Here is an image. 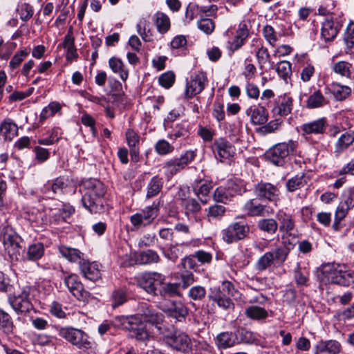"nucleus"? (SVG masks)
<instances>
[{"mask_svg":"<svg viewBox=\"0 0 354 354\" xmlns=\"http://www.w3.org/2000/svg\"><path fill=\"white\" fill-rule=\"evenodd\" d=\"M179 196L181 197V205L185 209L186 214L196 213L201 210V205L196 199L183 197L185 194L183 196L179 194Z\"/></svg>","mask_w":354,"mask_h":354,"instance_id":"nucleus-45","label":"nucleus"},{"mask_svg":"<svg viewBox=\"0 0 354 354\" xmlns=\"http://www.w3.org/2000/svg\"><path fill=\"white\" fill-rule=\"evenodd\" d=\"M188 295L193 300L201 301L206 296V290L202 286H195L189 289Z\"/></svg>","mask_w":354,"mask_h":354,"instance_id":"nucleus-59","label":"nucleus"},{"mask_svg":"<svg viewBox=\"0 0 354 354\" xmlns=\"http://www.w3.org/2000/svg\"><path fill=\"white\" fill-rule=\"evenodd\" d=\"M354 142V132H345L342 134L335 145V153L339 155L347 149Z\"/></svg>","mask_w":354,"mask_h":354,"instance_id":"nucleus-26","label":"nucleus"},{"mask_svg":"<svg viewBox=\"0 0 354 354\" xmlns=\"http://www.w3.org/2000/svg\"><path fill=\"white\" fill-rule=\"evenodd\" d=\"M59 334L62 337L80 348L88 349L92 346V342L88 340V335L81 330L73 328H62Z\"/></svg>","mask_w":354,"mask_h":354,"instance_id":"nucleus-6","label":"nucleus"},{"mask_svg":"<svg viewBox=\"0 0 354 354\" xmlns=\"http://www.w3.org/2000/svg\"><path fill=\"white\" fill-rule=\"evenodd\" d=\"M138 314L144 322L158 326L163 322L164 315L151 305L142 302L138 306Z\"/></svg>","mask_w":354,"mask_h":354,"instance_id":"nucleus-16","label":"nucleus"},{"mask_svg":"<svg viewBox=\"0 0 354 354\" xmlns=\"http://www.w3.org/2000/svg\"><path fill=\"white\" fill-rule=\"evenodd\" d=\"M112 306L113 308L122 305L127 300V293L122 289H116L111 295Z\"/></svg>","mask_w":354,"mask_h":354,"instance_id":"nucleus-52","label":"nucleus"},{"mask_svg":"<svg viewBox=\"0 0 354 354\" xmlns=\"http://www.w3.org/2000/svg\"><path fill=\"white\" fill-rule=\"evenodd\" d=\"M158 203H153L146 207L140 212L132 215L130 218L131 224L138 228L150 224L158 215Z\"/></svg>","mask_w":354,"mask_h":354,"instance_id":"nucleus-10","label":"nucleus"},{"mask_svg":"<svg viewBox=\"0 0 354 354\" xmlns=\"http://www.w3.org/2000/svg\"><path fill=\"white\" fill-rule=\"evenodd\" d=\"M166 344L173 349L182 353L191 350L192 344L190 337L185 333L175 330L174 334L165 337Z\"/></svg>","mask_w":354,"mask_h":354,"instance_id":"nucleus-11","label":"nucleus"},{"mask_svg":"<svg viewBox=\"0 0 354 354\" xmlns=\"http://www.w3.org/2000/svg\"><path fill=\"white\" fill-rule=\"evenodd\" d=\"M282 124V120L279 118L271 120L266 125L262 126L259 128V132L262 135H266L268 133H272L275 132L277 130L279 129Z\"/></svg>","mask_w":354,"mask_h":354,"instance_id":"nucleus-55","label":"nucleus"},{"mask_svg":"<svg viewBox=\"0 0 354 354\" xmlns=\"http://www.w3.org/2000/svg\"><path fill=\"white\" fill-rule=\"evenodd\" d=\"M175 81V74L172 71H167L162 74L158 78L159 84L165 88H169Z\"/></svg>","mask_w":354,"mask_h":354,"instance_id":"nucleus-62","label":"nucleus"},{"mask_svg":"<svg viewBox=\"0 0 354 354\" xmlns=\"http://www.w3.org/2000/svg\"><path fill=\"white\" fill-rule=\"evenodd\" d=\"M328 103V100L325 98L322 92L317 90L308 97L306 101V106L308 109H317L324 106Z\"/></svg>","mask_w":354,"mask_h":354,"instance_id":"nucleus-33","label":"nucleus"},{"mask_svg":"<svg viewBox=\"0 0 354 354\" xmlns=\"http://www.w3.org/2000/svg\"><path fill=\"white\" fill-rule=\"evenodd\" d=\"M165 174L167 177H171L176 174L179 170L182 169L178 166L175 158H172L167 161L164 165Z\"/></svg>","mask_w":354,"mask_h":354,"instance_id":"nucleus-61","label":"nucleus"},{"mask_svg":"<svg viewBox=\"0 0 354 354\" xmlns=\"http://www.w3.org/2000/svg\"><path fill=\"white\" fill-rule=\"evenodd\" d=\"M332 93L337 100L342 101L351 94V89L346 86L333 84L332 85Z\"/></svg>","mask_w":354,"mask_h":354,"instance_id":"nucleus-49","label":"nucleus"},{"mask_svg":"<svg viewBox=\"0 0 354 354\" xmlns=\"http://www.w3.org/2000/svg\"><path fill=\"white\" fill-rule=\"evenodd\" d=\"M86 192L82 198L83 206L91 213H98L103 209L102 198L106 193L104 184L99 180L90 178L84 182Z\"/></svg>","mask_w":354,"mask_h":354,"instance_id":"nucleus-1","label":"nucleus"},{"mask_svg":"<svg viewBox=\"0 0 354 354\" xmlns=\"http://www.w3.org/2000/svg\"><path fill=\"white\" fill-rule=\"evenodd\" d=\"M274 263L272 254L270 252H267L258 259L255 268L259 272H263L270 268Z\"/></svg>","mask_w":354,"mask_h":354,"instance_id":"nucleus-46","label":"nucleus"},{"mask_svg":"<svg viewBox=\"0 0 354 354\" xmlns=\"http://www.w3.org/2000/svg\"><path fill=\"white\" fill-rule=\"evenodd\" d=\"M165 279V277L160 273L149 272L145 273L140 277L138 283L139 286L147 292L157 295L158 288L162 284Z\"/></svg>","mask_w":354,"mask_h":354,"instance_id":"nucleus-14","label":"nucleus"},{"mask_svg":"<svg viewBox=\"0 0 354 354\" xmlns=\"http://www.w3.org/2000/svg\"><path fill=\"white\" fill-rule=\"evenodd\" d=\"M0 328L6 334H12L15 326L8 313L0 309Z\"/></svg>","mask_w":354,"mask_h":354,"instance_id":"nucleus-41","label":"nucleus"},{"mask_svg":"<svg viewBox=\"0 0 354 354\" xmlns=\"http://www.w3.org/2000/svg\"><path fill=\"white\" fill-rule=\"evenodd\" d=\"M214 343L219 350H225L239 344V341L235 333L225 331L216 336Z\"/></svg>","mask_w":354,"mask_h":354,"instance_id":"nucleus-21","label":"nucleus"},{"mask_svg":"<svg viewBox=\"0 0 354 354\" xmlns=\"http://www.w3.org/2000/svg\"><path fill=\"white\" fill-rule=\"evenodd\" d=\"M308 183V178L304 175H296L286 182V189L292 192L305 187Z\"/></svg>","mask_w":354,"mask_h":354,"instance_id":"nucleus-36","label":"nucleus"},{"mask_svg":"<svg viewBox=\"0 0 354 354\" xmlns=\"http://www.w3.org/2000/svg\"><path fill=\"white\" fill-rule=\"evenodd\" d=\"M342 350L340 343L336 340H321L314 347V354H339Z\"/></svg>","mask_w":354,"mask_h":354,"instance_id":"nucleus-22","label":"nucleus"},{"mask_svg":"<svg viewBox=\"0 0 354 354\" xmlns=\"http://www.w3.org/2000/svg\"><path fill=\"white\" fill-rule=\"evenodd\" d=\"M66 187V182L65 179L62 177L55 178L52 183H48V185H46V188L55 195L62 194Z\"/></svg>","mask_w":354,"mask_h":354,"instance_id":"nucleus-43","label":"nucleus"},{"mask_svg":"<svg viewBox=\"0 0 354 354\" xmlns=\"http://www.w3.org/2000/svg\"><path fill=\"white\" fill-rule=\"evenodd\" d=\"M44 248L41 243L30 245L27 252L28 259L31 261L38 260L44 255Z\"/></svg>","mask_w":354,"mask_h":354,"instance_id":"nucleus-48","label":"nucleus"},{"mask_svg":"<svg viewBox=\"0 0 354 354\" xmlns=\"http://www.w3.org/2000/svg\"><path fill=\"white\" fill-rule=\"evenodd\" d=\"M64 281L68 290L78 300L88 302L93 298L91 294L84 288L77 274H71L65 277Z\"/></svg>","mask_w":354,"mask_h":354,"instance_id":"nucleus-9","label":"nucleus"},{"mask_svg":"<svg viewBox=\"0 0 354 354\" xmlns=\"http://www.w3.org/2000/svg\"><path fill=\"white\" fill-rule=\"evenodd\" d=\"M322 274L328 283L348 286L354 283V272L339 264H327L322 268Z\"/></svg>","mask_w":354,"mask_h":354,"instance_id":"nucleus-2","label":"nucleus"},{"mask_svg":"<svg viewBox=\"0 0 354 354\" xmlns=\"http://www.w3.org/2000/svg\"><path fill=\"white\" fill-rule=\"evenodd\" d=\"M198 28L207 35L211 34L214 30V23L211 19L203 18L198 21Z\"/></svg>","mask_w":354,"mask_h":354,"instance_id":"nucleus-63","label":"nucleus"},{"mask_svg":"<svg viewBox=\"0 0 354 354\" xmlns=\"http://www.w3.org/2000/svg\"><path fill=\"white\" fill-rule=\"evenodd\" d=\"M351 203V199L348 198L344 203H341L338 207H337L335 214V221L333 223V227L335 230H338L339 223L346 216L348 210L350 207L348 203Z\"/></svg>","mask_w":354,"mask_h":354,"instance_id":"nucleus-39","label":"nucleus"},{"mask_svg":"<svg viewBox=\"0 0 354 354\" xmlns=\"http://www.w3.org/2000/svg\"><path fill=\"white\" fill-rule=\"evenodd\" d=\"M160 308L168 317L175 319L177 322H183L188 315V309L184 304L179 301H168L160 303Z\"/></svg>","mask_w":354,"mask_h":354,"instance_id":"nucleus-12","label":"nucleus"},{"mask_svg":"<svg viewBox=\"0 0 354 354\" xmlns=\"http://www.w3.org/2000/svg\"><path fill=\"white\" fill-rule=\"evenodd\" d=\"M73 212L74 209L72 207L64 206L54 214V219L57 223L66 221Z\"/></svg>","mask_w":354,"mask_h":354,"instance_id":"nucleus-58","label":"nucleus"},{"mask_svg":"<svg viewBox=\"0 0 354 354\" xmlns=\"http://www.w3.org/2000/svg\"><path fill=\"white\" fill-rule=\"evenodd\" d=\"M344 39L348 47L352 48L354 45V22H351L344 32Z\"/></svg>","mask_w":354,"mask_h":354,"instance_id":"nucleus-64","label":"nucleus"},{"mask_svg":"<svg viewBox=\"0 0 354 354\" xmlns=\"http://www.w3.org/2000/svg\"><path fill=\"white\" fill-rule=\"evenodd\" d=\"M257 227L261 232L273 235L277 232L279 225L274 218H261L257 221Z\"/></svg>","mask_w":354,"mask_h":354,"instance_id":"nucleus-30","label":"nucleus"},{"mask_svg":"<svg viewBox=\"0 0 354 354\" xmlns=\"http://www.w3.org/2000/svg\"><path fill=\"white\" fill-rule=\"evenodd\" d=\"M163 179L158 176H153L147 185V197L151 198L158 195L163 186Z\"/></svg>","mask_w":354,"mask_h":354,"instance_id":"nucleus-38","label":"nucleus"},{"mask_svg":"<svg viewBox=\"0 0 354 354\" xmlns=\"http://www.w3.org/2000/svg\"><path fill=\"white\" fill-rule=\"evenodd\" d=\"M234 196V194L232 192L229 187H218L214 193V199L216 202L227 203L231 201Z\"/></svg>","mask_w":354,"mask_h":354,"instance_id":"nucleus-42","label":"nucleus"},{"mask_svg":"<svg viewBox=\"0 0 354 354\" xmlns=\"http://www.w3.org/2000/svg\"><path fill=\"white\" fill-rule=\"evenodd\" d=\"M127 330L130 332V336L138 340H145L148 338L149 335L142 323H138L137 318L134 317L133 322L131 324V328Z\"/></svg>","mask_w":354,"mask_h":354,"instance_id":"nucleus-29","label":"nucleus"},{"mask_svg":"<svg viewBox=\"0 0 354 354\" xmlns=\"http://www.w3.org/2000/svg\"><path fill=\"white\" fill-rule=\"evenodd\" d=\"M0 239L11 261H18L24 252L20 245L21 238L9 225H3L1 230Z\"/></svg>","mask_w":354,"mask_h":354,"instance_id":"nucleus-3","label":"nucleus"},{"mask_svg":"<svg viewBox=\"0 0 354 354\" xmlns=\"http://www.w3.org/2000/svg\"><path fill=\"white\" fill-rule=\"evenodd\" d=\"M254 192L259 199H266L274 202L279 200V190L275 185L270 183L261 181L257 183L254 186Z\"/></svg>","mask_w":354,"mask_h":354,"instance_id":"nucleus-18","label":"nucleus"},{"mask_svg":"<svg viewBox=\"0 0 354 354\" xmlns=\"http://www.w3.org/2000/svg\"><path fill=\"white\" fill-rule=\"evenodd\" d=\"M195 156L196 153L194 151L188 150L183 153L179 158H175V159L180 168L183 169L195 158Z\"/></svg>","mask_w":354,"mask_h":354,"instance_id":"nucleus-60","label":"nucleus"},{"mask_svg":"<svg viewBox=\"0 0 354 354\" xmlns=\"http://www.w3.org/2000/svg\"><path fill=\"white\" fill-rule=\"evenodd\" d=\"M342 25V21L337 17L330 16L326 18L322 23V38L326 42L333 41L340 31Z\"/></svg>","mask_w":354,"mask_h":354,"instance_id":"nucleus-13","label":"nucleus"},{"mask_svg":"<svg viewBox=\"0 0 354 354\" xmlns=\"http://www.w3.org/2000/svg\"><path fill=\"white\" fill-rule=\"evenodd\" d=\"M17 11L20 19L23 21L29 20L33 15V8L31 5L27 3H22L19 5Z\"/></svg>","mask_w":354,"mask_h":354,"instance_id":"nucleus-57","label":"nucleus"},{"mask_svg":"<svg viewBox=\"0 0 354 354\" xmlns=\"http://www.w3.org/2000/svg\"><path fill=\"white\" fill-rule=\"evenodd\" d=\"M181 245L178 243H175L171 244L167 248L162 246L158 248L166 259L172 262H176L183 255V251L180 249Z\"/></svg>","mask_w":354,"mask_h":354,"instance_id":"nucleus-31","label":"nucleus"},{"mask_svg":"<svg viewBox=\"0 0 354 354\" xmlns=\"http://www.w3.org/2000/svg\"><path fill=\"white\" fill-rule=\"evenodd\" d=\"M351 64L348 62L340 61L335 63L333 66V71L335 73L346 77L351 76Z\"/></svg>","mask_w":354,"mask_h":354,"instance_id":"nucleus-53","label":"nucleus"},{"mask_svg":"<svg viewBox=\"0 0 354 354\" xmlns=\"http://www.w3.org/2000/svg\"><path fill=\"white\" fill-rule=\"evenodd\" d=\"M58 250L61 255L70 262L79 263L80 260L84 259L83 253H82L78 249L76 248L62 245L59 246Z\"/></svg>","mask_w":354,"mask_h":354,"instance_id":"nucleus-25","label":"nucleus"},{"mask_svg":"<svg viewBox=\"0 0 354 354\" xmlns=\"http://www.w3.org/2000/svg\"><path fill=\"white\" fill-rule=\"evenodd\" d=\"M296 146V143L292 140L278 143L270 148L266 152L265 156L273 165L283 166L287 161L290 153L294 151Z\"/></svg>","mask_w":354,"mask_h":354,"instance_id":"nucleus-5","label":"nucleus"},{"mask_svg":"<svg viewBox=\"0 0 354 354\" xmlns=\"http://www.w3.org/2000/svg\"><path fill=\"white\" fill-rule=\"evenodd\" d=\"M250 227L243 221L234 222L221 232L222 239L227 243L243 239L249 233Z\"/></svg>","mask_w":354,"mask_h":354,"instance_id":"nucleus-7","label":"nucleus"},{"mask_svg":"<svg viewBox=\"0 0 354 354\" xmlns=\"http://www.w3.org/2000/svg\"><path fill=\"white\" fill-rule=\"evenodd\" d=\"M81 274L87 279L95 282L101 279L99 265L95 262H89L84 259L79 261Z\"/></svg>","mask_w":354,"mask_h":354,"instance_id":"nucleus-20","label":"nucleus"},{"mask_svg":"<svg viewBox=\"0 0 354 354\" xmlns=\"http://www.w3.org/2000/svg\"><path fill=\"white\" fill-rule=\"evenodd\" d=\"M155 23L158 32L164 34L167 32L170 28V20L164 13L158 12L155 15Z\"/></svg>","mask_w":354,"mask_h":354,"instance_id":"nucleus-44","label":"nucleus"},{"mask_svg":"<svg viewBox=\"0 0 354 354\" xmlns=\"http://www.w3.org/2000/svg\"><path fill=\"white\" fill-rule=\"evenodd\" d=\"M207 84V77L203 72H198L187 82L185 91V98L189 99L201 93Z\"/></svg>","mask_w":354,"mask_h":354,"instance_id":"nucleus-15","label":"nucleus"},{"mask_svg":"<svg viewBox=\"0 0 354 354\" xmlns=\"http://www.w3.org/2000/svg\"><path fill=\"white\" fill-rule=\"evenodd\" d=\"M136 261L142 265L158 263L160 261L159 254L153 250H146L140 252L136 257Z\"/></svg>","mask_w":354,"mask_h":354,"instance_id":"nucleus-28","label":"nucleus"},{"mask_svg":"<svg viewBox=\"0 0 354 354\" xmlns=\"http://www.w3.org/2000/svg\"><path fill=\"white\" fill-rule=\"evenodd\" d=\"M276 71L280 77L286 80L292 73L291 64L287 61L279 62L277 64Z\"/></svg>","mask_w":354,"mask_h":354,"instance_id":"nucleus-54","label":"nucleus"},{"mask_svg":"<svg viewBox=\"0 0 354 354\" xmlns=\"http://www.w3.org/2000/svg\"><path fill=\"white\" fill-rule=\"evenodd\" d=\"M180 285L176 283H167L160 286L159 294L162 297H172L178 295Z\"/></svg>","mask_w":354,"mask_h":354,"instance_id":"nucleus-47","label":"nucleus"},{"mask_svg":"<svg viewBox=\"0 0 354 354\" xmlns=\"http://www.w3.org/2000/svg\"><path fill=\"white\" fill-rule=\"evenodd\" d=\"M17 125L10 118H6L0 125V133L5 140H11L17 135Z\"/></svg>","mask_w":354,"mask_h":354,"instance_id":"nucleus-27","label":"nucleus"},{"mask_svg":"<svg viewBox=\"0 0 354 354\" xmlns=\"http://www.w3.org/2000/svg\"><path fill=\"white\" fill-rule=\"evenodd\" d=\"M234 286L228 281L223 282L221 288H213L210 289L208 295L209 300L216 303L218 307L224 310H228L234 308V303L230 298V296L234 295Z\"/></svg>","mask_w":354,"mask_h":354,"instance_id":"nucleus-4","label":"nucleus"},{"mask_svg":"<svg viewBox=\"0 0 354 354\" xmlns=\"http://www.w3.org/2000/svg\"><path fill=\"white\" fill-rule=\"evenodd\" d=\"M109 65L112 71L115 73H118L123 81H125L128 78L129 72L124 68V64L120 59L111 57L109 60Z\"/></svg>","mask_w":354,"mask_h":354,"instance_id":"nucleus-37","label":"nucleus"},{"mask_svg":"<svg viewBox=\"0 0 354 354\" xmlns=\"http://www.w3.org/2000/svg\"><path fill=\"white\" fill-rule=\"evenodd\" d=\"M29 297V292L23 290L18 295H10L8 303L17 314L26 315L35 310Z\"/></svg>","mask_w":354,"mask_h":354,"instance_id":"nucleus-8","label":"nucleus"},{"mask_svg":"<svg viewBox=\"0 0 354 354\" xmlns=\"http://www.w3.org/2000/svg\"><path fill=\"white\" fill-rule=\"evenodd\" d=\"M246 317L252 320H262L268 317V311L261 307L257 306H250L245 309Z\"/></svg>","mask_w":354,"mask_h":354,"instance_id":"nucleus-34","label":"nucleus"},{"mask_svg":"<svg viewBox=\"0 0 354 354\" xmlns=\"http://www.w3.org/2000/svg\"><path fill=\"white\" fill-rule=\"evenodd\" d=\"M235 333L239 337V344L245 343L251 344L257 340L255 335L252 331L243 327L239 328Z\"/></svg>","mask_w":354,"mask_h":354,"instance_id":"nucleus-50","label":"nucleus"},{"mask_svg":"<svg viewBox=\"0 0 354 354\" xmlns=\"http://www.w3.org/2000/svg\"><path fill=\"white\" fill-rule=\"evenodd\" d=\"M30 50L22 49L16 53L9 63V67L11 70L18 68L24 59L29 55Z\"/></svg>","mask_w":354,"mask_h":354,"instance_id":"nucleus-51","label":"nucleus"},{"mask_svg":"<svg viewBox=\"0 0 354 354\" xmlns=\"http://www.w3.org/2000/svg\"><path fill=\"white\" fill-rule=\"evenodd\" d=\"M212 151L217 159H229L236 153L235 147L224 138L216 139L212 144Z\"/></svg>","mask_w":354,"mask_h":354,"instance_id":"nucleus-17","label":"nucleus"},{"mask_svg":"<svg viewBox=\"0 0 354 354\" xmlns=\"http://www.w3.org/2000/svg\"><path fill=\"white\" fill-rule=\"evenodd\" d=\"M326 126V120L322 118L302 124L301 129L306 134H322L324 133Z\"/></svg>","mask_w":354,"mask_h":354,"instance_id":"nucleus-23","label":"nucleus"},{"mask_svg":"<svg viewBox=\"0 0 354 354\" xmlns=\"http://www.w3.org/2000/svg\"><path fill=\"white\" fill-rule=\"evenodd\" d=\"M243 211L248 216H266L273 213L272 208L261 204L255 199L248 200L243 207Z\"/></svg>","mask_w":354,"mask_h":354,"instance_id":"nucleus-19","label":"nucleus"},{"mask_svg":"<svg viewBox=\"0 0 354 354\" xmlns=\"http://www.w3.org/2000/svg\"><path fill=\"white\" fill-rule=\"evenodd\" d=\"M174 149V146L163 139L159 140L155 145V151L160 156L169 154L171 153Z\"/></svg>","mask_w":354,"mask_h":354,"instance_id":"nucleus-56","label":"nucleus"},{"mask_svg":"<svg viewBox=\"0 0 354 354\" xmlns=\"http://www.w3.org/2000/svg\"><path fill=\"white\" fill-rule=\"evenodd\" d=\"M248 114H250L251 121L254 124H263L268 120V113L263 106L250 109Z\"/></svg>","mask_w":354,"mask_h":354,"instance_id":"nucleus-32","label":"nucleus"},{"mask_svg":"<svg viewBox=\"0 0 354 354\" xmlns=\"http://www.w3.org/2000/svg\"><path fill=\"white\" fill-rule=\"evenodd\" d=\"M279 228L280 232L290 235L295 227V222L293 216L286 212H280L277 214Z\"/></svg>","mask_w":354,"mask_h":354,"instance_id":"nucleus-24","label":"nucleus"},{"mask_svg":"<svg viewBox=\"0 0 354 354\" xmlns=\"http://www.w3.org/2000/svg\"><path fill=\"white\" fill-rule=\"evenodd\" d=\"M292 109V100L291 97H283L277 104H276L272 111L274 114L280 116H286L290 113Z\"/></svg>","mask_w":354,"mask_h":354,"instance_id":"nucleus-35","label":"nucleus"},{"mask_svg":"<svg viewBox=\"0 0 354 354\" xmlns=\"http://www.w3.org/2000/svg\"><path fill=\"white\" fill-rule=\"evenodd\" d=\"M272 254V259L274 263L282 265L290 253V248L286 245H280L276 248L274 250L270 251Z\"/></svg>","mask_w":354,"mask_h":354,"instance_id":"nucleus-40","label":"nucleus"}]
</instances>
